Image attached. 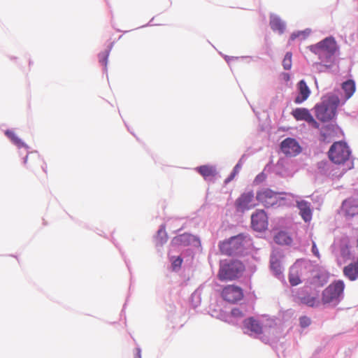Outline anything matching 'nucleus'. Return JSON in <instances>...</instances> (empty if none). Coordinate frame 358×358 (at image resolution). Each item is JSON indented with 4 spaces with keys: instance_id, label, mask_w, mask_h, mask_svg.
<instances>
[{
    "instance_id": "obj_26",
    "label": "nucleus",
    "mask_w": 358,
    "mask_h": 358,
    "mask_svg": "<svg viewBox=\"0 0 358 358\" xmlns=\"http://www.w3.org/2000/svg\"><path fill=\"white\" fill-rule=\"evenodd\" d=\"M270 26L273 31H278L280 34H282L285 29V24L278 17L271 18Z\"/></svg>"
},
{
    "instance_id": "obj_16",
    "label": "nucleus",
    "mask_w": 358,
    "mask_h": 358,
    "mask_svg": "<svg viewBox=\"0 0 358 358\" xmlns=\"http://www.w3.org/2000/svg\"><path fill=\"white\" fill-rule=\"evenodd\" d=\"M296 87L298 95L294 99V103L299 104L307 100L310 94V90L303 80L298 83Z\"/></svg>"
},
{
    "instance_id": "obj_23",
    "label": "nucleus",
    "mask_w": 358,
    "mask_h": 358,
    "mask_svg": "<svg viewBox=\"0 0 358 358\" xmlns=\"http://www.w3.org/2000/svg\"><path fill=\"white\" fill-rule=\"evenodd\" d=\"M342 89L345 92V99H350L355 92V83L352 80H348L342 85Z\"/></svg>"
},
{
    "instance_id": "obj_37",
    "label": "nucleus",
    "mask_w": 358,
    "mask_h": 358,
    "mask_svg": "<svg viewBox=\"0 0 358 358\" xmlns=\"http://www.w3.org/2000/svg\"><path fill=\"white\" fill-rule=\"evenodd\" d=\"M34 175L36 176V177L38 179H41L43 177V176L41 174V172H40V170L39 169H37L34 171Z\"/></svg>"
},
{
    "instance_id": "obj_2",
    "label": "nucleus",
    "mask_w": 358,
    "mask_h": 358,
    "mask_svg": "<svg viewBox=\"0 0 358 358\" xmlns=\"http://www.w3.org/2000/svg\"><path fill=\"white\" fill-rule=\"evenodd\" d=\"M339 104L340 99L338 96H329L327 99L315 105L314 109L316 117L322 122L331 120L335 117Z\"/></svg>"
},
{
    "instance_id": "obj_6",
    "label": "nucleus",
    "mask_w": 358,
    "mask_h": 358,
    "mask_svg": "<svg viewBox=\"0 0 358 358\" xmlns=\"http://www.w3.org/2000/svg\"><path fill=\"white\" fill-rule=\"evenodd\" d=\"M282 194H283L275 192L270 189H263L257 193L256 198L264 206L268 208L278 203L280 204L284 200Z\"/></svg>"
},
{
    "instance_id": "obj_21",
    "label": "nucleus",
    "mask_w": 358,
    "mask_h": 358,
    "mask_svg": "<svg viewBox=\"0 0 358 358\" xmlns=\"http://www.w3.org/2000/svg\"><path fill=\"white\" fill-rule=\"evenodd\" d=\"M289 282L292 286H296L301 282L298 266L294 265L290 268L289 273Z\"/></svg>"
},
{
    "instance_id": "obj_9",
    "label": "nucleus",
    "mask_w": 358,
    "mask_h": 358,
    "mask_svg": "<svg viewBox=\"0 0 358 358\" xmlns=\"http://www.w3.org/2000/svg\"><path fill=\"white\" fill-rule=\"evenodd\" d=\"M221 295L225 301L236 303L243 299V292L240 287L230 285L223 288Z\"/></svg>"
},
{
    "instance_id": "obj_1",
    "label": "nucleus",
    "mask_w": 358,
    "mask_h": 358,
    "mask_svg": "<svg viewBox=\"0 0 358 358\" xmlns=\"http://www.w3.org/2000/svg\"><path fill=\"white\" fill-rule=\"evenodd\" d=\"M244 271L245 266L240 261H222L220 264L217 276L221 281H233L241 278Z\"/></svg>"
},
{
    "instance_id": "obj_36",
    "label": "nucleus",
    "mask_w": 358,
    "mask_h": 358,
    "mask_svg": "<svg viewBox=\"0 0 358 358\" xmlns=\"http://www.w3.org/2000/svg\"><path fill=\"white\" fill-rule=\"evenodd\" d=\"M341 253L343 256L349 255L350 252L348 247L341 249Z\"/></svg>"
},
{
    "instance_id": "obj_12",
    "label": "nucleus",
    "mask_w": 358,
    "mask_h": 358,
    "mask_svg": "<svg viewBox=\"0 0 358 358\" xmlns=\"http://www.w3.org/2000/svg\"><path fill=\"white\" fill-rule=\"evenodd\" d=\"M292 116L295 120H304L311 124L314 128H319L318 122L313 118L309 110L305 108H297L292 110Z\"/></svg>"
},
{
    "instance_id": "obj_14",
    "label": "nucleus",
    "mask_w": 358,
    "mask_h": 358,
    "mask_svg": "<svg viewBox=\"0 0 358 358\" xmlns=\"http://www.w3.org/2000/svg\"><path fill=\"white\" fill-rule=\"evenodd\" d=\"M24 164L28 168L36 167L41 168L43 172L46 175L47 171L45 169L44 165L45 163L41 158L40 155L36 152H31L28 154L24 159Z\"/></svg>"
},
{
    "instance_id": "obj_17",
    "label": "nucleus",
    "mask_w": 358,
    "mask_h": 358,
    "mask_svg": "<svg viewBox=\"0 0 358 358\" xmlns=\"http://www.w3.org/2000/svg\"><path fill=\"white\" fill-rule=\"evenodd\" d=\"M343 275L350 281L358 279V257L357 259L345 266L343 270Z\"/></svg>"
},
{
    "instance_id": "obj_38",
    "label": "nucleus",
    "mask_w": 358,
    "mask_h": 358,
    "mask_svg": "<svg viewBox=\"0 0 358 358\" xmlns=\"http://www.w3.org/2000/svg\"><path fill=\"white\" fill-rule=\"evenodd\" d=\"M357 247H358V239H357Z\"/></svg>"
},
{
    "instance_id": "obj_11",
    "label": "nucleus",
    "mask_w": 358,
    "mask_h": 358,
    "mask_svg": "<svg viewBox=\"0 0 358 358\" xmlns=\"http://www.w3.org/2000/svg\"><path fill=\"white\" fill-rule=\"evenodd\" d=\"M252 227L257 231H262L268 227V218L263 210H257L251 216Z\"/></svg>"
},
{
    "instance_id": "obj_8",
    "label": "nucleus",
    "mask_w": 358,
    "mask_h": 358,
    "mask_svg": "<svg viewBox=\"0 0 358 358\" xmlns=\"http://www.w3.org/2000/svg\"><path fill=\"white\" fill-rule=\"evenodd\" d=\"M245 237L243 235H238L231 237L229 241L223 242L220 248L222 252L231 255L235 250H238L243 247Z\"/></svg>"
},
{
    "instance_id": "obj_20",
    "label": "nucleus",
    "mask_w": 358,
    "mask_h": 358,
    "mask_svg": "<svg viewBox=\"0 0 358 358\" xmlns=\"http://www.w3.org/2000/svg\"><path fill=\"white\" fill-rule=\"evenodd\" d=\"M196 171L199 173L205 179L209 177H214L216 174V169L214 166L210 165H203L196 169Z\"/></svg>"
},
{
    "instance_id": "obj_3",
    "label": "nucleus",
    "mask_w": 358,
    "mask_h": 358,
    "mask_svg": "<svg viewBox=\"0 0 358 358\" xmlns=\"http://www.w3.org/2000/svg\"><path fill=\"white\" fill-rule=\"evenodd\" d=\"M345 287V283L341 280L333 281L322 291V303L332 306L338 305L343 298Z\"/></svg>"
},
{
    "instance_id": "obj_4",
    "label": "nucleus",
    "mask_w": 358,
    "mask_h": 358,
    "mask_svg": "<svg viewBox=\"0 0 358 358\" xmlns=\"http://www.w3.org/2000/svg\"><path fill=\"white\" fill-rule=\"evenodd\" d=\"M351 151L348 145L343 141L332 144L328 152L329 159L336 164H344L350 159Z\"/></svg>"
},
{
    "instance_id": "obj_7",
    "label": "nucleus",
    "mask_w": 358,
    "mask_h": 358,
    "mask_svg": "<svg viewBox=\"0 0 358 358\" xmlns=\"http://www.w3.org/2000/svg\"><path fill=\"white\" fill-rule=\"evenodd\" d=\"M235 207L238 212L244 213L246 210L254 208L256 203L254 200V194L248 192L242 194L236 201Z\"/></svg>"
},
{
    "instance_id": "obj_19",
    "label": "nucleus",
    "mask_w": 358,
    "mask_h": 358,
    "mask_svg": "<svg viewBox=\"0 0 358 358\" xmlns=\"http://www.w3.org/2000/svg\"><path fill=\"white\" fill-rule=\"evenodd\" d=\"M194 237L189 234H183L173 238L172 243L178 246H186L190 244Z\"/></svg>"
},
{
    "instance_id": "obj_24",
    "label": "nucleus",
    "mask_w": 358,
    "mask_h": 358,
    "mask_svg": "<svg viewBox=\"0 0 358 358\" xmlns=\"http://www.w3.org/2000/svg\"><path fill=\"white\" fill-rule=\"evenodd\" d=\"M275 242L280 245H289L292 242V238L287 232L280 231L274 237Z\"/></svg>"
},
{
    "instance_id": "obj_33",
    "label": "nucleus",
    "mask_w": 358,
    "mask_h": 358,
    "mask_svg": "<svg viewBox=\"0 0 358 358\" xmlns=\"http://www.w3.org/2000/svg\"><path fill=\"white\" fill-rule=\"evenodd\" d=\"M231 315L235 317H243V313L239 308H233L231 311Z\"/></svg>"
},
{
    "instance_id": "obj_35",
    "label": "nucleus",
    "mask_w": 358,
    "mask_h": 358,
    "mask_svg": "<svg viewBox=\"0 0 358 358\" xmlns=\"http://www.w3.org/2000/svg\"><path fill=\"white\" fill-rule=\"evenodd\" d=\"M301 34H302V32L301 31H299V32H294V33H292V35L290 36V40L291 41H294L296 38H298Z\"/></svg>"
},
{
    "instance_id": "obj_18",
    "label": "nucleus",
    "mask_w": 358,
    "mask_h": 358,
    "mask_svg": "<svg viewBox=\"0 0 358 358\" xmlns=\"http://www.w3.org/2000/svg\"><path fill=\"white\" fill-rule=\"evenodd\" d=\"M298 301L301 303L312 308L318 307L322 303L321 300H319L317 296H312L308 293L303 296H299Z\"/></svg>"
},
{
    "instance_id": "obj_22",
    "label": "nucleus",
    "mask_w": 358,
    "mask_h": 358,
    "mask_svg": "<svg viewBox=\"0 0 358 358\" xmlns=\"http://www.w3.org/2000/svg\"><path fill=\"white\" fill-rule=\"evenodd\" d=\"M342 208L345 214L348 216L352 217L358 213V206L353 204L350 201H344Z\"/></svg>"
},
{
    "instance_id": "obj_34",
    "label": "nucleus",
    "mask_w": 358,
    "mask_h": 358,
    "mask_svg": "<svg viewBox=\"0 0 358 358\" xmlns=\"http://www.w3.org/2000/svg\"><path fill=\"white\" fill-rule=\"evenodd\" d=\"M312 252H313V253L314 254L315 256H316L318 258L320 257L319 250H318V249H317L315 242H313Z\"/></svg>"
},
{
    "instance_id": "obj_28",
    "label": "nucleus",
    "mask_w": 358,
    "mask_h": 358,
    "mask_svg": "<svg viewBox=\"0 0 358 358\" xmlns=\"http://www.w3.org/2000/svg\"><path fill=\"white\" fill-rule=\"evenodd\" d=\"M108 55L109 51L108 50L100 53L99 55V62L105 66H106L107 64Z\"/></svg>"
},
{
    "instance_id": "obj_27",
    "label": "nucleus",
    "mask_w": 358,
    "mask_h": 358,
    "mask_svg": "<svg viewBox=\"0 0 358 358\" xmlns=\"http://www.w3.org/2000/svg\"><path fill=\"white\" fill-rule=\"evenodd\" d=\"M282 66L285 70H289L292 68V53L288 52L285 55L282 61Z\"/></svg>"
},
{
    "instance_id": "obj_5",
    "label": "nucleus",
    "mask_w": 358,
    "mask_h": 358,
    "mask_svg": "<svg viewBox=\"0 0 358 358\" xmlns=\"http://www.w3.org/2000/svg\"><path fill=\"white\" fill-rule=\"evenodd\" d=\"M310 50L314 53L318 55L320 59H328L335 53L336 43L333 38H327L316 45L311 46Z\"/></svg>"
},
{
    "instance_id": "obj_30",
    "label": "nucleus",
    "mask_w": 358,
    "mask_h": 358,
    "mask_svg": "<svg viewBox=\"0 0 358 358\" xmlns=\"http://www.w3.org/2000/svg\"><path fill=\"white\" fill-rule=\"evenodd\" d=\"M299 322L301 327L305 328L308 327L310 323V319L307 316H302L299 318Z\"/></svg>"
},
{
    "instance_id": "obj_10",
    "label": "nucleus",
    "mask_w": 358,
    "mask_h": 358,
    "mask_svg": "<svg viewBox=\"0 0 358 358\" xmlns=\"http://www.w3.org/2000/svg\"><path fill=\"white\" fill-rule=\"evenodd\" d=\"M282 152L288 157H294L301 152L299 143L292 138H287L280 144Z\"/></svg>"
},
{
    "instance_id": "obj_32",
    "label": "nucleus",
    "mask_w": 358,
    "mask_h": 358,
    "mask_svg": "<svg viewBox=\"0 0 358 358\" xmlns=\"http://www.w3.org/2000/svg\"><path fill=\"white\" fill-rule=\"evenodd\" d=\"M241 168V166L239 164H237L235 167L234 168L233 172L231 173L229 178L226 180V182L231 181L236 176V174L238 172L239 169Z\"/></svg>"
},
{
    "instance_id": "obj_31",
    "label": "nucleus",
    "mask_w": 358,
    "mask_h": 358,
    "mask_svg": "<svg viewBox=\"0 0 358 358\" xmlns=\"http://www.w3.org/2000/svg\"><path fill=\"white\" fill-rule=\"evenodd\" d=\"M182 263V259L180 257H177L172 262V266L174 270L177 268H180L181 266V264Z\"/></svg>"
},
{
    "instance_id": "obj_29",
    "label": "nucleus",
    "mask_w": 358,
    "mask_h": 358,
    "mask_svg": "<svg viewBox=\"0 0 358 358\" xmlns=\"http://www.w3.org/2000/svg\"><path fill=\"white\" fill-rule=\"evenodd\" d=\"M6 134L10 138L15 144L20 145L22 143L20 139H19L15 134L12 131H6Z\"/></svg>"
},
{
    "instance_id": "obj_15",
    "label": "nucleus",
    "mask_w": 358,
    "mask_h": 358,
    "mask_svg": "<svg viewBox=\"0 0 358 358\" xmlns=\"http://www.w3.org/2000/svg\"><path fill=\"white\" fill-rule=\"evenodd\" d=\"M296 206L299 210V215L301 218L306 222H310L312 220L313 215L310 203L304 200H299L296 201Z\"/></svg>"
},
{
    "instance_id": "obj_13",
    "label": "nucleus",
    "mask_w": 358,
    "mask_h": 358,
    "mask_svg": "<svg viewBox=\"0 0 358 358\" xmlns=\"http://www.w3.org/2000/svg\"><path fill=\"white\" fill-rule=\"evenodd\" d=\"M243 329L245 333L250 335H259L263 333V326L262 323L253 317H248L243 321Z\"/></svg>"
},
{
    "instance_id": "obj_25",
    "label": "nucleus",
    "mask_w": 358,
    "mask_h": 358,
    "mask_svg": "<svg viewBox=\"0 0 358 358\" xmlns=\"http://www.w3.org/2000/svg\"><path fill=\"white\" fill-rule=\"evenodd\" d=\"M271 268L275 273V275H280L282 272V267L278 257L275 255L271 256Z\"/></svg>"
}]
</instances>
